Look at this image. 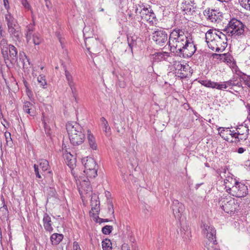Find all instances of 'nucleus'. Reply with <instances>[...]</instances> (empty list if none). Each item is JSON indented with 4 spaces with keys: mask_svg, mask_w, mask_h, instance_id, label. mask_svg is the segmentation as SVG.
<instances>
[{
    "mask_svg": "<svg viewBox=\"0 0 250 250\" xmlns=\"http://www.w3.org/2000/svg\"><path fill=\"white\" fill-rule=\"evenodd\" d=\"M128 180H130L132 182L134 183H136L137 182V179L134 177L133 174H129L128 177Z\"/></svg>",
    "mask_w": 250,
    "mask_h": 250,
    "instance_id": "58",
    "label": "nucleus"
},
{
    "mask_svg": "<svg viewBox=\"0 0 250 250\" xmlns=\"http://www.w3.org/2000/svg\"><path fill=\"white\" fill-rule=\"evenodd\" d=\"M76 159L75 156L72 155L70 153H67L66 155V163L70 169L72 170L76 166Z\"/></svg>",
    "mask_w": 250,
    "mask_h": 250,
    "instance_id": "23",
    "label": "nucleus"
},
{
    "mask_svg": "<svg viewBox=\"0 0 250 250\" xmlns=\"http://www.w3.org/2000/svg\"><path fill=\"white\" fill-rule=\"evenodd\" d=\"M4 136L6 140V142H8V139H9L10 140H12V138L11 137V133L9 132H5L4 133Z\"/></svg>",
    "mask_w": 250,
    "mask_h": 250,
    "instance_id": "59",
    "label": "nucleus"
},
{
    "mask_svg": "<svg viewBox=\"0 0 250 250\" xmlns=\"http://www.w3.org/2000/svg\"><path fill=\"white\" fill-rule=\"evenodd\" d=\"M198 82L202 85L209 88H214L215 82H212L210 80H199Z\"/></svg>",
    "mask_w": 250,
    "mask_h": 250,
    "instance_id": "36",
    "label": "nucleus"
},
{
    "mask_svg": "<svg viewBox=\"0 0 250 250\" xmlns=\"http://www.w3.org/2000/svg\"><path fill=\"white\" fill-rule=\"evenodd\" d=\"M215 84H214V88H216L219 90H223V85L222 84H220L217 82H215Z\"/></svg>",
    "mask_w": 250,
    "mask_h": 250,
    "instance_id": "56",
    "label": "nucleus"
},
{
    "mask_svg": "<svg viewBox=\"0 0 250 250\" xmlns=\"http://www.w3.org/2000/svg\"><path fill=\"white\" fill-rule=\"evenodd\" d=\"M66 79L67 80L68 84L74 83L73 78L71 73L69 71H66L64 73Z\"/></svg>",
    "mask_w": 250,
    "mask_h": 250,
    "instance_id": "45",
    "label": "nucleus"
},
{
    "mask_svg": "<svg viewBox=\"0 0 250 250\" xmlns=\"http://www.w3.org/2000/svg\"><path fill=\"white\" fill-rule=\"evenodd\" d=\"M0 45L1 47V52L2 55L4 54V52L6 50H7V48H8V44L7 43V40L5 39H2L0 42Z\"/></svg>",
    "mask_w": 250,
    "mask_h": 250,
    "instance_id": "37",
    "label": "nucleus"
},
{
    "mask_svg": "<svg viewBox=\"0 0 250 250\" xmlns=\"http://www.w3.org/2000/svg\"><path fill=\"white\" fill-rule=\"evenodd\" d=\"M85 170L83 172H85V170L91 171L94 170V172H97L98 170V166L97 165L95 160L92 157H87L86 161L84 164Z\"/></svg>",
    "mask_w": 250,
    "mask_h": 250,
    "instance_id": "16",
    "label": "nucleus"
},
{
    "mask_svg": "<svg viewBox=\"0 0 250 250\" xmlns=\"http://www.w3.org/2000/svg\"><path fill=\"white\" fill-rule=\"evenodd\" d=\"M152 39L156 44L162 46L167 41V34L164 29H158L152 34Z\"/></svg>",
    "mask_w": 250,
    "mask_h": 250,
    "instance_id": "10",
    "label": "nucleus"
},
{
    "mask_svg": "<svg viewBox=\"0 0 250 250\" xmlns=\"http://www.w3.org/2000/svg\"><path fill=\"white\" fill-rule=\"evenodd\" d=\"M201 228H202L203 232L205 235H206V236L207 235V234H208V233H209L210 232V230L209 229H215V228L212 226H208L204 223H203V224L201 225Z\"/></svg>",
    "mask_w": 250,
    "mask_h": 250,
    "instance_id": "39",
    "label": "nucleus"
},
{
    "mask_svg": "<svg viewBox=\"0 0 250 250\" xmlns=\"http://www.w3.org/2000/svg\"><path fill=\"white\" fill-rule=\"evenodd\" d=\"M245 25L243 22L235 18L231 19L228 25L224 29V31L229 34L234 38L237 39L239 37L245 36Z\"/></svg>",
    "mask_w": 250,
    "mask_h": 250,
    "instance_id": "3",
    "label": "nucleus"
},
{
    "mask_svg": "<svg viewBox=\"0 0 250 250\" xmlns=\"http://www.w3.org/2000/svg\"><path fill=\"white\" fill-rule=\"evenodd\" d=\"M247 108H248V119L250 121V104H247L246 105Z\"/></svg>",
    "mask_w": 250,
    "mask_h": 250,
    "instance_id": "64",
    "label": "nucleus"
},
{
    "mask_svg": "<svg viewBox=\"0 0 250 250\" xmlns=\"http://www.w3.org/2000/svg\"><path fill=\"white\" fill-rule=\"evenodd\" d=\"M6 66L9 69L14 66L18 61V50L12 44H9L7 50L2 55Z\"/></svg>",
    "mask_w": 250,
    "mask_h": 250,
    "instance_id": "6",
    "label": "nucleus"
},
{
    "mask_svg": "<svg viewBox=\"0 0 250 250\" xmlns=\"http://www.w3.org/2000/svg\"><path fill=\"white\" fill-rule=\"evenodd\" d=\"M34 167L35 172H39V171L44 172L49 170L50 166L48 161L42 159L39 161L38 164H34Z\"/></svg>",
    "mask_w": 250,
    "mask_h": 250,
    "instance_id": "18",
    "label": "nucleus"
},
{
    "mask_svg": "<svg viewBox=\"0 0 250 250\" xmlns=\"http://www.w3.org/2000/svg\"><path fill=\"white\" fill-rule=\"evenodd\" d=\"M45 1V6L48 9H50L52 7L51 3L48 0H44Z\"/></svg>",
    "mask_w": 250,
    "mask_h": 250,
    "instance_id": "61",
    "label": "nucleus"
},
{
    "mask_svg": "<svg viewBox=\"0 0 250 250\" xmlns=\"http://www.w3.org/2000/svg\"><path fill=\"white\" fill-rule=\"evenodd\" d=\"M235 82H236V80H234V79H233L229 80V81H226V83L228 84V86H233L236 85Z\"/></svg>",
    "mask_w": 250,
    "mask_h": 250,
    "instance_id": "53",
    "label": "nucleus"
},
{
    "mask_svg": "<svg viewBox=\"0 0 250 250\" xmlns=\"http://www.w3.org/2000/svg\"><path fill=\"white\" fill-rule=\"evenodd\" d=\"M221 54H220L213 53L212 54V57L214 59H217L220 60V58H221Z\"/></svg>",
    "mask_w": 250,
    "mask_h": 250,
    "instance_id": "63",
    "label": "nucleus"
},
{
    "mask_svg": "<svg viewBox=\"0 0 250 250\" xmlns=\"http://www.w3.org/2000/svg\"><path fill=\"white\" fill-rule=\"evenodd\" d=\"M32 105L33 104L31 102H26L23 106V109L25 112L29 114L31 116H34L35 115V111L31 108Z\"/></svg>",
    "mask_w": 250,
    "mask_h": 250,
    "instance_id": "28",
    "label": "nucleus"
},
{
    "mask_svg": "<svg viewBox=\"0 0 250 250\" xmlns=\"http://www.w3.org/2000/svg\"><path fill=\"white\" fill-rule=\"evenodd\" d=\"M69 86L73 95V97L74 98L75 102L76 103H78V93L77 91L76 90V88L75 87V83H72L71 84H68Z\"/></svg>",
    "mask_w": 250,
    "mask_h": 250,
    "instance_id": "38",
    "label": "nucleus"
},
{
    "mask_svg": "<svg viewBox=\"0 0 250 250\" xmlns=\"http://www.w3.org/2000/svg\"><path fill=\"white\" fill-rule=\"evenodd\" d=\"M113 229L112 226L106 225L102 228V231L104 234H109L112 231Z\"/></svg>",
    "mask_w": 250,
    "mask_h": 250,
    "instance_id": "42",
    "label": "nucleus"
},
{
    "mask_svg": "<svg viewBox=\"0 0 250 250\" xmlns=\"http://www.w3.org/2000/svg\"><path fill=\"white\" fill-rule=\"evenodd\" d=\"M5 19L8 28L19 25L17 20L9 12L5 14Z\"/></svg>",
    "mask_w": 250,
    "mask_h": 250,
    "instance_id": "21",
    "label": "nucleus"
},
{
    "mask_svg": "<svg viewBox=\"0 0 250 250\" xmlns=\"http://www.w3.org/2000/svg\"><path fill=\"white\" fill-rule=\"evenodd\" d=\"M173 213L176 218L180 219L182 213L184 211L185 207L184 205L179 202L178 200H174L172 205Z\"/></svg>",
    "mask_w": 250,
    "mask_h": 250,
    "instance_id": "13",
    "label": "nucleus"
},
{
    "mask_svg": "<svg viewBox=\"0 0 250 250\" xmlns=\"http://www.w3.org/2000/svg\"><path fill=\"white\" fill-rule=\"evenodd\" d=\"M3 0L4 7L8 10L10 8L8 0Z\"/></svg>",
    "mask_w": 250,
    "mask_h": 250,
    "instance_id": "62",
    "label": "nucleus"
},
{
    "mask_svg": "<svg viewBox=\"0 0 250 250\" xmlns=\"http://www.w3.org/2000/svg\"><path fill=\"white\" fill-rule=\"evenodd\" d=\"M190 69V67L187 63L186 64L179 63L176 65V76L179 77L180 79L186 78L188 77Z\"/></svg>",
    "mask_w": 250,
    "mask_h": 250,
    "instance_id": "11",
    "label": "nucleus"
},
{
    "mask_svg": "<svg viewBox=\"0 0 250 250\" xmlns=\"http://www.w3.org/2000/svg\"><path fill=\"white\" fill-rule=\"evenodd\" d=\"M3 207L0 208V212H2L3 215H6L8 213L7 206L4 204V200L2 201Z\"/></svg>",
    "mask_w": 250,
    "mask_h": 250,
    "instance_id": "51",
    "label": "nucleus"
},
{
    "mask_svg": "<svg viewBox=\"0 0 250 250\" xmlns=\"http://www.w3.org/2000/svg\"><path fill=\"white\" fill-rule=\"evenodd\" d=\"M191 231L187 228V230H185L183 237L186 240H189L191 237Z\"/></svg>",
    "mask_w": 250,
    "mask_h": 250,
    "instance_id": "49",
    "label": "nucleus"
},
{
    "mask_svg": "<svg viewBox=\"0 0 250 250\" xmlns=\"http://www.w3.org/2000/svg\"><path fill=\"white\" fill-rule=\"evenodd\" d=\"M197 50L196 45L191 38H188L181 47L174 51H171L175 56L185 59L191 57Z\"/></svg>",
    "mask_w": 250,
    "mask_h": 250,
    "instance_id": "4",
    "label": "nucleus"
},
{
    "mask_svg": "<svg viewBox=\"0 0 250 250\" xmlns=\"http://www.w3.org/2000/svg\"><path fill=\"white\" fill-rule=\"evenodd\" d=\"M219 205L226 212L230 215L237 213L240 210V204L238 201L230 196L221 197Z\"/></svg>",
    "mask_w": 250,
    "mask_h": 250,
    "instance_id": "5",
    "label": "nucleus"
},
{
    "mask_svg": "<svg viewBox=\"0 0 250 250\" xmlns=\"http://www.w3.org/2000/svg\"><path fill=\"white\" fill-rule=\"evenodd\" d=\"M141 18L137 15H135L129 21L131 25L134 27H137L141 21Z\"/></svg>",
    "mask_w": 250,
    "mask_h": 250,
    "instance_id": "34",
    "label": "nucleus"
},
{
    "mask_svg": "<svg viewBox=\"0 0 250 250\" xmlns=\"http://www.w3.org/2000/svg\"><path fill=\"white\" fill-rule=\"evenodd\" d=\"M84 43L87 51L92 56V54H98L100 53L102 43L97 39L93 37H85Z\"/></svg>",
    "mask_w": 250,
    "mask_h": 250,
    "instance_id": "7",
    "label": "nucleus"
},
{
    "mask_svg": "<svg viewBox=\"0 0 250 250\" xmlns=\"http://www.w3.org/2000/svg\"><path fill=\"white\" fill-rule=\"evenodd\" d=\"M66 129L73 146H79L83 143L85 135L83 127L79 124L76 122L68 123L66 124Z\"/></svg>",
    "mask_w": 250,
    "mask_h": 250,
    "instance_id": "1",
    "label": "nucleus"
},
{
    "mask_svg": "<svg viewBox=\"0 0 250 250\" xmlns=\"http://www.w3.org/2000/svg\"><path fill=\"white\" fill-rule=\"evenodd\" d=\"M32 41L34 44L35 45H39L40 44L41 42V39L40 37L36 34H34L32 36Z\"/></svg>",
    "mask_w": 250,
    "mask_h": 250,
    "instance_id": "47",
    "label": "nucleus"
},
{
    "mask_svg": "<svg viewBox=\"0 0 250 250\" xmlns=\"http://www.w3.org/2000/svg\"><path fill=\"white\" fill-rule=\"evenodd\" d=\"M194 1H192L190 0H184L182 3L181 8L185 13L189 15H192L193 13L195 12V7L192 4L193 3Z\"/></svg>",
    "mask_w": 250,
    "mask_h": 250,
    "instance_id": "19",
    "label": "nucleus"
},
{
    "mask_svg": "<svg viewBox=\"0 0 250 250\" xmlns=\"http://www.w3.org/2000/svg\"><path fill=\"white\" fill-rule=\"evenodd\" d=\"M102 243L103 250H111L112 244L109 239H105L102 241Z\"/></svg>",
    "mask_w": 250,
    "mask_h": 250,
    "instance_id": "35",
    "label": "nucleus"
},
{
    "mask_svg": "<svg viewBox=\"0 0 250 250\" xmlns=\"http://www.w3.org/2000/svg\"><path fill=\"white\" fill-rule=\"evenodd\" d=\"M79 181L80 184V187H79V192L82 199L83 200L86 197L91 196L92 187L87 177L85 178H81Z\"/></svg>",
    "mask_w": 250,
    "mask_h": 250,
    "instance_id": "8",
    "label": "nucleus"
},
{
    "mask_svg": "<svg viewBox=\"0 0 250 250\" xmlns=\"http://www.w3.org/2000/svg\"><path fill=\"white\" fill-rule=\"evenodd\" d=\"M98 204H97V203H96L95 205H94V204L93 203V200H91V205L92 206V208H91V210L89 212V213L91 216H94V215L96 214L95 213V212L96 213H97V214H98V212L100 211V207H99L100 202L99 201H98ZM96 202H97V201H96Z\"/></svg>",
    "mask_w": 250,
    "mask_h": 250,
    "instance_id": "31",
    "label": "nucleus"
},
{
    "mask_svg": "<svg viewBox=\"0 0 250 250\" xmlns=\"http://www.w3.org/2000/svg\"><path fill=\"white\" fill-rule=\"evenodd\" d=\"M153 56L154 61L158 62L166 60L168 57H169V54L167 52H156L153 54Z\"/></svg>",
    "mask_w": 250,
    "mask_h": 250,
    "instance_id": "22",
    "label": "nucleus"
},
{
    "mask_svg": "<svg viewBox=\"0 0 250 250\" xmlns=\"http://www.w3.org/2000/svg\"><path fill=\"white\" fill-rule=\"evenodd\" d=\"M215 34L216 37L220 40L219 42L220 44L223 43L226 45L227 44L228 39L225 34L219 30H217V32L215 33Z\"/></svg>",
    "mask_w": 250,
    "mask_h": 250,
    "instance_id": "29",
    "label": "nucleus"
},
{
    "mask_svg": "<svg viewBox=\"0 0 250 250\" xmlns=\"http://www.w3.org/2000/svg\"><path fill=\"white\" fill-rule=\"evenodd\" d=\"M240 80L243 81L245 84L250 88V75L243 73L240 76Z\"/></svg>",
    "mask_w": 250,
    "mask_h": 250,
    "instance_id": "33",
    "label": "nucleus"
},
{
    "mask_svg": "<svg viewBox=\"0 0 250 250\" xmlns=\"http://www.w3.org/2000/svg\"><path fill=\"white\" fill-rule=\"evenodd\" d=\"M22 5L27 10H31L30 5L28 3L27 0H21Z\"/></svg>",
    "mask_w": 250,
    "mask_h": 250,
    "instance_id": "50",
    "label": "nucleus"
},
{
    "mask_svg": "<svg viewBox=\"0 0 250 250\" xmlns=\"http://www.w3.org/2000/svg\"><path fill=\"white\" fill-rule=\"evenodd\" d=\"M87 141L90 148L93 150H97V145L96 143L95 138L89 130L87 131Z\"/></svg>",
    "mask_w": 250,
    "mask_h": 250,
    "instance_id": "24",
    "label": "nucleus"
},
{
    "mask_svg": "<svg viewBox=\"0 0 250 250\" xmlns=\"http://www.w3.org/2000/svg\"><path fill=\"white\" fill-rule=\"evenodd\" d=\"M216 11L213 9L211 10L210 15H208V18L211 21H216L217 19L215 14Z\"/></svg>",
    "mask_w": 250,
    "mask_h": 250,
    "instance_id": "48",
    "label": "nucleus"
},
{
    "mask_svg": "<svg viewBox=\"0 0 250 250\" xmlns=\"http://www.w3.org/2000/svg\"><path fill=\"white\" fill-rule=\"evenodd\" d=\"M137 37L135 35H127V41L128 46L132 52L133 48L137 45Z\"/></svg>",
    "mask_w": 250,
    "mask_h": 250,
    "instance_id": "27",
    "label": "nucleus"
},
{
    "mask_svg": "<svg viewBox=\"0 0 250 250\" xmlns=\"http://www.w3.org/2000/svg\"><path fill=\"white\" fill-rule=\"evenodd\" d=\"M216 39H215V38H214V40H211V41L209 43V42L208 41H207V42L208 43V46L209 48H210L212 50H214V49H215V47H213L211 44H214L215 43V40Z\"/></svg>",
    "mask_w": 250,
    "mask_h": 250,
    "instance_id": "54",
    "label": "nucleus"
},
{
    "mask_svg": "<svg viewBox=\"0 0 250 250\" xmlns=\"http://www.w3.org/2000/svg\"><path fill=\"white\" fill-rule=\"evenodd\" d=\"M188 38H191V37L185 35L184 31L182 29H174L171 32L169 41L167 42L171 51L176 50L181 47L187 40H188Z\"/></svg>",
    "mask_w": 250,
    "mask_h": 250,
    "instance_id": "2",
    "label": "nucleus"
},
{
    "mask_svg": "<svg viewBox=\"0 0 250 250\" xmlns=\"http://www.w3.org/2000/svg\"><path fill=\"white\" fill-rule=\"evenodd\" d=\"M8 32L9 33L10 37L14 41L20 42L21 41L22 33L21 30V27L19 25L8 28Z\"/></svg>",
    "mask_w": 250,
    "mask_h": 250,
    "instance_id": "15",
    "label": "nucleus"
},
{
    "mask_svg": "<svg viewBox=\"0 0 250 250\" xmlns=\"http://www.w3.org/2000/svg\"><path fill=\"white\" fill-rule=\"evenodd\" d=\"M55 35L56 36V37H57L58 40L59 41L61 45H62V48H63V39L62 38V36L60 34V33L58 31H57L55 33Z\"/></svg>",
    "mask_w": 250,
    "mask_h": 250,
    "instance_id": "52",
    "label": "nucleus"
},
{
    "mask_svg": "<svg viewBox=\"0 0 250 250\" xmlns=\"http://www.w3.org/2000/svg\"><path fill=\"white\" fill-rule=\"evenodd\" d=\"M63 235L62 234L55 233L51 235L50 241L53 245H58L62 240Z\"/></svg>",
    "mask_w": 250,
    "mask_h": 250,
    "instance_id": "25",
    "label": "nucleus"
},
{
    "mask_svg": "<svg viewBox=\"0 0 250 250\" xmlns=\"http://www.w3.org/2000/svg\"><path fill=\"white\" fill-rule=\"evenodd\" d=\"M217 130L219 131V134L220 135L222 138H223L224 140L229 142V138L227 136H225V135H226V132L225 128L219 127L218 128Z\"/></svg>",
    "mask_w": 250,
    "mask_h": 250,
    "instance_id": "41",
    "label": "nucleus"
},
{
    "mask_svg": "<svg viewBox=\"0 0 250 250\" xmlns=\"http://www.w3.org/2000/svg\"><path fill=\"white\" fill-rule=\"evenodd\" d=\"M243 8L247 10H250V0L249 2H247L246 3H245Z\"/></svg>",
    "mask_w": 250,
    "mask_h": 250,
    "instance_id": "60",
    "label": "nucleus"
},
{
    "mask_svg": "<svg viewBox=\"0 0 250 250\" xmlns=\"http://www.w3.org/2000/svg\"><path fill=\"white\" fill-rule=\"evenodd\" d=\"M229 193L238 198L245 197L248 193V187L245 184L238 182L235 185L233 186L230 188V191Z\"/></svg>",
    "mask_w": 250,
    "mask_h": 250,
    "instance_id": "9",
    "label": "nucleus"
},
{
    "mask_svg": "<svg viewBox=\"0 0 250 250\" xmlns=\"http://www.w3.org/2000/svg\"><path fill=\"white\" fill-rule=\"evenodd\" d=\"M37 81L40 86H42L43 88H45L44 86L47 84L45 76L42 75H40L37 78Z\"/></svg>",
    "mask_w": 250,
    "mask_h": 250,
    "instance_id": "40",
    "label": "nucleus"
},
{
    "mask_svg": "<svg viewBox=\"0 0 250 250\" xmlns=\"http://www.w3.org/2000/svg\"><path fill=\"white\" fill-rule=\"evenodd\" d=\"M238 182V181L233 177L231 173H228L226 179H224V184L227 188V191L229 192L230 191V188L235 185Z\"/></svg>",
    "mask_w": 250,
    "mask_h": 250,
    "instance_id": "20",
    "label": "nucleus"
},
{
    "mask_svg": "<svg viewBox=\"0 0 250 250\" xmlns=\"http://www.w3.org/2000/svg\"><path fill=\"white\" fill-rule=\"evenodd\" d=\"M148 8L144 6L143 9L140 12L141 19L148 21L149 22H153V19H156V16L153 10L151 8V6L148 5Z\"/></svg>",
    "mask_w": 250,
    "mask_h": 250,
    "instance_id": "12",
    "label": "nucleus"
},
{
    "mask_svg": "<svg viewBox=\"0 0 250 250\" xmlns=\"http://www.w3.org/2000/svg\"><path fill=\"white\" fill-rule=\"evenodd\" d=\"M43 226L46 231L51 233L53 231V222L50 216L47 213H44L42 219Z\"/></svg>",
    "mask_w": 250,
    "mask_h": 250,
    "instance_id": "17",
    "label": "nucleus"
},
{
    "mask_svg": "<svg viewBox=\"0 0 250 250\" xmlns=\"http://www.w3.org/2000/svg\"><path fill=\"white\" fill-rule=\"evenodd\" d=\"M73 247L74 250H81L78 243L76 241L74 242Z\"/></svg>",
    "mask_w": 250,
    "mask_h": 250,
    "instance_id": "57",
    "label": "nucleus"
},
{
    "mask_svg": "<svg viewBox=\"0 0 250 250\" xmlns=\"http://www.w3.org/2000/svg\"><path fill=\"white\" fill-rule=\"evenodd\" d=\"M25 60L27 61V62L28 63V64L29 65L30 64L29 61L27 59L25 54L23 52V54H22L21 53H20V55H19L20 62H17L16 63H17L19 67H22L23 69L26 67L27 68V67H26V64L25 62Z\"/></svg>",
    "mask_w": 250,
    "mask_h": 250,
    "instance_id": "26",
    "label": "nucleus"
},
{
    "mask_svg": "<svg viewBox=\"0 0 250 250\" xmlns=\"http://www.w3.org/2000/svg\"><path fill=\"white\" fill-rule=\"evenodd\" d=\"M248 134L241 135H238V136H237L236 140H235L234 141L231 140L230 142L237 143L241 141L246 140L248 137Z\"/></svg>",
    "mask_w": 250,
    "mask_h": 250,
    "instance_id": "44",
    "label": "nucleus"
},
{
    "mask_svg": "<svg viewBox=\"0 0 250 250\" xmlns=\"http://www.w3.org/2000/svg\"><path fill=\"white\" fill-rule=\"evenodd\" d=\"M114 209L112 203H110L108 206V215L107 216H111V218L115 219Z\"/></svg>",
    "mask_w": 250,
    "mask_h": 250,
    "instance_id": "43",
    "label": "nucleus"
},
{
    "mask_svg": "<svg viewBox=\"0 0 250 250\" xmlns=\"http://www.w3.org/2000/svg\"><path fill=\"white\" fill-rule=\"evenodd\" d=\"M225 130L226 135L229 134L231 135L232 138H234L235 140H236L237 136H238L237 131L235 132L234 130L231 131L229 129V128H226Z\"/></svg>",
    "mask_w": 250,
    "mask_h": 250,
    "instance_id": "46",
    "label": "nucleus"
},
{
    "mask_svg": "<svg viewBox=\"0 0 250 250\" xmlns=\"http://www.w3.org/2000/svg\"><path fill=\"white\" fill-rule=\"evenodd\" d=\"M236 130L237 131L238 135H239L248 134V128L243 125H237Z\"/></svg>",
    "mask_w": 250,
    "mask_h": 250,
    "instance_id": "32",
    "label": "nucleus"
},
{
    "mask_svg": "<svg viewBox=\"0 0 250 250\" xmlns=\"http://www.w3.org/2000/svg\"><path fill=\"white\" fill-rule=\"evenodd\" d=\"M220 60L227 63V64H231L232 62V56L229 53H224L221 54Z\"/></svg>",
    "mask_w": 250,
    "mask_h": 250,
    "instance_id": "30",
    "label": "nucleus"
},
{
    "mask_svg": "<svg viewBox=\"0 0 250 250\" xmlns=\"http://www.w3.org/2000/svg\"><path fill=\"white\" fill-rule=\"evenodd\" d=\"M97 221L100 224L102 223L103 222H108L109 221H112V220H109L108 219H103L99 218L98 216H97Z\"/></svg>",
    "mask_w": 250,
    "mask_h": 250,
    "instance_id": "55",
    "label": "nucleus"
},
{
    "mask_svg": "<svg viewBox=\"0 0 250 250\" xmlns=\"http://www.w3.org/2000/svg\"><path fill=\"white\" fill-rule=\"evenodd\" d=\"M210 232L206 235L208 241L206 242L205 247L207 250H211L214 248V246L216 244V230L215 229H210Z\"/></svg>",
    "mask_w": 250,
    "mask_h": 250,
    "instance_id": "14",
    "label": "nucleus"
}]
</instances>
